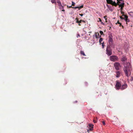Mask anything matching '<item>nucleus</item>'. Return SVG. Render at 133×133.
Returning a JSON list of instances; mask_svg holds the SVG:
<instances>
[{"label":"nucleus","mask_w":133,"mask_h":133,"mask_svg":"<svg viewBox=\"0 0 133 133\" xmlns=\"http://www.w3.org/2000/svg\"><path fill=\"white\" fill-rule=\"evenodd\" d=\"M131 68V65L130 63L129 62H127L126 65L124 64L123 70L125 75L128 77H129L130 75Z\"/></svg>","instance_id":"f257e3e1"},{"label":"nucleus","mask_w":133,"mask_h":133,"mask_svg":"<svg viewBox=\"0 0 133 133\" xmlns=\"http://www.w3.org/2000/svg\"><path fill=\"white\" fill-rule=\"evenodd\" d=\"M117 3L112 0H109V4H110L111 5L116 6L117 5H119V7H121V9L122 10L123 8L124 7V3L123 0H117Z\"/></svg>","instance_id":"f03ea898"},{"label":"nucleus","mask_w":133,"mask_h":133,"mask_svg":"<svg viewBox=\"0 0 133 133\" xmlns=\"http://www.w3.org/2000/svg\"><path fill=\"white\" fill-rule=\"evenodd\" d=\"M113 37L112 35V34H109V44L110 46L109 45V56L111 55L112 53V50L109 49L110 47L114 48V45H113V41L112 39Z\"/></svg>","instance_id":"7ed1b4c3"},{"label":"nucleus","mask_w":133,"mask_h":133,"mask_svg":"<svg viewBox=\"0 0 133 133\" xmlns=\"http://www.w3.org/2000/svg\"><path fill=\"white\" fill-rule=\"evenodd\" d=\"M122 84L121 82L118 81H116V84L115 85V87L116 89L118 90L121 88Z\"/></svg>","instance_id":"20e7f679"},{"label":"nucleus","mask_w":133,"mask_h":133,"mask_svg":"<svg viewBox=\"0 0 133 133\" xmlns=\"http://www.w3.org/2000/svg\"><path fill=\"white\" fill-rule=\"evenodd\" d=\"M114 66L115 69L117 70H119L121 66L118 62H115L114 64Z\"/></svg>","instance_id":"39448f33"},{"label":"nucleus","mask_w":133,"mask_h":133,"mask_svg":"<svg viewBox=\"0 0 133 133\" xmlns=\"http://www.w3.org/2000/svg\"><path fill=\"white\" fill-rule=\"evenodd\" d=\"M109 59L111 61L114 62L117 61L118 58L116 56H112L109 57Z\"/></svg>","instance_id":"423d86ee"},{"label":"nucleus","mask_w":133,"mask_h":133,"mask_svg":"<svg viewBox=\"0 0 133 133\" xmlns=\"http://www.w3.org/2000/svg\"><path fill=\"white\" fill-rule=\"evenodd\" d=\"M75 20H76V22L77 23H78V25L79 26H81V24H80L82 22L84 23H85V21L82 20H81L80 21H78V19L77 18H76L75 19Z\"/></svg>","instance_id":"0eeeda50"},{"label":"nucleus","mask_w":133,"mask_h":133,"mask_svg":"<svg viewBox=\"0 0 133 133\" xmlns=\"http://www.w3.org/2000/svg\"><path fill=\"white\" fill-rule=\"evenodd\" d=\"M127 87L128 86L127 84L126 83H124V84L121 85V88L120 89H121L122 90H123L127 88Z\"/></svg>","instance_id":"6e6552de"},{"label":"nucleus","mask_w":133,"mask_h":133,"mask_svg":"<svg viewBox=\"0 0 133 133\" xmlns=\"http://www.w3.org/2000/svg\"><path fill=\"white\" fill-rule=\"evenodd\" d=\"M83 7V5H82L81 6H76L75 7H73V8H74L75 9H76V8H78L79 10H80Z\"/></svg>","instance_id":"1a4fd4ad"},{"label":"nucleus","mask_w":133,"mask_h":133,"mask_svg":"<svg viewBox=\"0 0 133 133\" xmlns=\"http://www.w3.org/2000/svg\"><path fill=\"white\" fill-rule=\"evenodd\" d=\"M121 60L122 62H125L127 60V58L125 57H123L122 58Z\"/></svg>","instance_id":"9d476101"},{"label":"nucleus","mask_w":133,"mask_h":133,"mask_svg":"<svg viewBox=\"0 0 133 133\" xmlns=\"http://www.w3.org/2000/svg\"><path fill=\"white\" fill-rule=\"evenodd\" d=\"M116 76L117 77H120V73L119 71H117L116 72Z\"/></svg>","instance_id":"9b49d317"},{"label":"nucleus","mask_w":133,"mask_h":133,"mask_svg":"<svg viewBox=\"0 0 133 133\" xmlns=\"http://www.w3.org/2000/svg\"><path fill=\"white\" fill-rule=\"evenodd\" d=\"M59 6V9L60 10H62V11L64 12L65 10L64 9L63 6L62 5L61 6Z\"/></svg>","instance_id":"f8f14e48"},{"label":"nucleus","mask_w":133,"mask_h":133,"mask_svg":"<svg viewBox=\"0 0 133 133\" xmlns=\"http://www.w3.org/2000/svg\"><path fill=\"white\" fill-rule=\"evenodd\" d=\"M124 49L126 52L128 50V48L127 45H125L124 46Z\"/></svg>","instance_id":"ddd939ff"},{"label":"nucleus","mask_w":133,"mask_h":133,"mask_svg":"<svg viewBox=\"0 0 133 133\" xmlns=\"http://www.w3.org/2000/svg\"><path fill=\"white\" fill-rule=\"evenodd\" d=\"M129 15L132 17H133V12L131 11L128 12Z\"/></svg>","instance_id":"4468645a"},{"label":"nucleus","mask_w":133,"mask_h":133,"mask_svg":"<svg viewBox=\"0 0 133 133\" xmlns=\"http://www.w3.org/2000/svg\"><path fill=\"white\" fill-rule=\"evenodd\" d=\"M57 2L58 3L59 6H61L62 5L61 3L59 0H57Z\"/></svg>","instance_id":"2eb2a0df"},{"label":"nucleus","mask_w":133,"mask_h":133,"mask_svg":"<svg viewBox=\"0 0 133 133\" xmlns=\"http://www.w3.org/2000/svg\"><path fill=\"white\" fill-rule=\"evenodd\" d=\"M95 35L96 38H98L99 37H98V36L99 35V33L98 32L96 33Z\"/></svg>","instance_id":"dca6fc26"},{"label":"nucleus","mask_w":133,"mask_h":133,"mask_svg":"<svg viewBox=\"0 0 133 133\" xmlns=\"http://www.w3.org/2000/svg\"><path fill=\"white\" fill-rule=\"evenodd\" d=\"M80 54L81 55H82L84 56H86L84 51H80Z\"/></svg>","instance_id":"f3484780"},{"label":"nucleus","mask_w":133,"mask_h":133,"mask_svg":"<svg viewBox=\"0 0 133 133\" xmlns=\"http://www.w3.org/2000/svg\"><path fill=\"white\" fill-rule=\"evenodd\" d=\"M51 2L52 3H55V4H56V0H51Z\"/></svg>","instance_id":"a211bd4d"},{"label":"nucleus","mask_w":133,"mask_h":133,"mask_svg":"<svg viewBox=\"0 0 133 133\" xmlns=\"http://www.w3.org/2000/svg\"><path fill=\"white\" fill-rule=\"evenodd\" d=\"M106 54L108 55V46H107V48L106 50Z\"/></svg>","instance_id":"6ab92c4d"},{"label":"nucleus","mask_w":133,"mask_h":133,"mask_svg":"<svg viewBox=\"0 0 133 133\" xmlns=\"http://www.w3.org/2000/svg\"><path fill=\"white\" fill-rule=\"evenodd\" d=\"M89 127H91L92 128H93L94 125L92 124H89Z\"/></svg>","instance_id":"aec40b11"},{"label":"nucleus","mask_w":133,"mask_h":133,"mask_svg":"<svg viewBox=\"0 0 133 133\" xmlns=\"http://www.w3.org/2000/svg\"><path fill=\"white\" fill-rule=\"evenodd\" d=\"M125 21L126 22V23L127 24V22H130V20L128 18L127 19H125Z\"/></svg>","instance_id":"412c9836"},{"label":"nucleus","mask_w":133,"mask_h":133,"mask_svg":"<svg viewBox=\"0 0 133 133\" xmlns=\"http://www.w3.org/2000/svg\"><path fill=\"white\" fill-rule=\"evenodd\" d=\"M103 40V38H101L99 41V43H102L101 42Z\"/></svg>","instance_id":"4be33fe9"},{"label":"nucleus","mask_w":133,"mask_h":133,"mask_svg":"<svg viewBox=\"0 0 133 133\" xmlns=\"http://www.w3.org/2000/svg\"><path fill=\"white\" fill-rule=\"evenodd\" d=\"M122 16H124V19H127V18H128V17L127 16H126L125 15H122Z\"/></svg>","instance_id":"5701e85b"},{"label":"nucleus","mask_w":133,"mask_h":133,"mask_svg":"<svg viewBox=\"0 0 133 133\" xmlns=\"http://www.w3.org/2000/svg\"><path fill=\"white\" fill-rule=\"evenodd\" d=\"M116 24H119V26H120L121 25V24L120 23H119V21H118L117 22V23H116Z\"/></svg>","instance_id":"b1692460"},{"label":"nucleus","mask_w":133,"mask_h":133,"mask_svg":"<svg viewBox=\"0 0 133 133\" xmlns=\"http://www.w3.org/2000/svg\"><path fill=\"white\" fill-rule=\"evenodd\" d=\"M104 18L105 19V22H107V16H105L104 17Z\"/></svg>","instance_id":"393cba45"},{"label":"nucleus","mask_w":133,"mask_h":133,"mask_svg":"<svg viewBox=\"0 0 133 133\" xmlns=\"http://www.w3.org/2000/svg\"><path fill=\"white\" fill-rule=\"evenodd\" d=\"M72 6H74L75 4V3L73 2L72 1Z\"/></svg>","instance_id":"a878e982"},{"label":"nucleus","mask_w":133,"mask_h":133,"mask_svg":"<svg viewBox=\"0 0 133 133\" xmlns=\"http://www.w3.org/2000/svg\"><path fill=\"white\" fill-rule=\"evenodd\" d=\"M99 33L101 35L103 34V32L102 31H99Z\"/></svg>","instance_id":"bb28decb"},{"label":"nucleus","mask_w":133,"mask_h":133,"mask_svg":"<svg viewBox=\"0 0 133 133\" xmlns=\"http://www.w3.org/2000/svg\"><path fill=\"white\" fill-rule=\"evenodd\" d=\"M102 122L103 124L104 125H105V121H103Z\"/></svg>","instance_id":"cd10ccee"},{"label":"nucleus","mask_w":133,"mask_h":133,"mask_svg":"<svg viewBox=\"0 0 133 133\" xmlns=\"http://www.w3.org/2000/svg\"><path fill=\"white\" fill-rule=\"evenodd\" d=\"M102 48H104V43L103 42V43H102Z\"/></svg>","instance_id":"c85d7f7f"},{"label":"nucleus","mask_w":133,"mask_h":133,"mask_svg":"<svg viewBox=\"0 0 133 133\" xmlns=\"http://www.w3.org/2000/svg\"><path fill=\"white\" fill-rule=\"evenodd\" d=\"M67 6L68 8H73L74 7H72V6H70L69 7V6L68 5H67Z\"/></svg>","instance_id":"c756f323"},{"label":"nucleus","mask_w":133,"mask_h":133,"mask_svg":"<svg viewBox=\"0 0 133 133\" xmlns=\"http://www.w3.org/2000/svg\"><path fill=\"white\" fill-rule=\"evenodd\" d=\"M130 80L131 81H132L133 80V77L132 76L131 77V78L130 79Z\"/></svg>","instance_id":"7c9ffc66"},{"label":"nucleus","mask_w":133,"mask_h":133,"mask_svg":"<svg viewBox=\"0 0 133 133\" xmlns=\"http://www.w3.org/2000/svg\"><path fill=\"white\" fill-rule=\"evenodd\" d=\"M93 122L94 123H96L97 122L96 119H95V118H94V119L93 120Z\"/></svg>","instance_id":"2f4dec72"},{"label":"nucleus","mask_w":133,"mask_h":133,"mask_svg":"<svg viewBox=\"0 0 133 133\" xmlns=\"http://www.w3.org/2000/svg\"><path fill=\"white\" fill-rule=\"evenodd\" d=\"M79 37H80V35L79 34H78L77 35V37L78 38Z\"/></svg>","instance_id":"473e14b6"},{"label":"nucleus","mask_w":133,"mask_h":133,"mask_svg":"<svg viewBox=\"0 0 133 133\" xmlns=\"http://www.w3.org/2000/svg\"><path fill=\"white\" fill-rule=\"evenodd\" d=\"M98 19H99V22H101L102 21V20L101 19V18H98Z\"/></svg>","instance_id":"72a5a7b5"},{"label":"nucleus","mask_w":133,"mask_h":133,"mask_svg":"<svg viewBox=\"0 0 133 133\" xmlns=\"http://www.w3.org/2000/svg\"><path fill=\"white\" fill-rule=\"evenodd\" d=\"M79 15L81 16H82L83 15V14H79Z\"/></svg>","instance_id":"f704fd0d"},{"label":"nucleus","mask_w":133,"mask_h":133,"mask_svg":"<svg viewBox=\"0 0 133 133\" xmlns=\"http://www.w3.org/2000/svg\"><path fill=\"white\" fill-rule=\"evenodd\" d=\"M106 1H107V4H108V0H106ZM107 6H108V4H107Z\"/></svg>","instance_id":"c9c22d12"},{"label":"nucleus","mask_w":133,"mask_h":133,"mask_svg":"<svg viewBox=\"0 0 133 133\" xmlns=\"http://www.w3.org/2000/svg\"><path fill=\"white\" fill-rule=\"evenodd\" d=\"M120 18L121 19H124V18H122V17H121V16H120Z\"/></svg>","instance_id":"e433bc0d"},{"label":"nucleus","mask_w":133,"mask_h":133,"mask_svg":"<svg viewBox=\"0 0 133 133\" xmlns=\"http://www.w3.org/2000/svg\"><path fill=\"white\" fill-rule=\"evenodd\" d=\"M90 130H92V128H90L89 129Z\"/></svg>","instance_id":"4c0bfd02"},{"label":"nucleus","mask_w":133,"mask_h":133,"mask_svg":"<svg viewBox=\"0 0 133 133\" xmlns=\"http://www.w3.org/2000/svg\"><path fill=\"white\" fill-rule=\"evenodd\" d=\"M110 28H111V27H110Z\"/></svg>","instance_id":"58836bf2"},{"label":"nucleus","mask_w":133,"mask_h":133,"mask_svg":"<svg viewBox=\"0 0 133 133\" xmlns=\"http://www.w3.org/2000/svg\"><path fill=\"white\" fill-rule=\"evenodd\" d=\"M108 7H109V5Z\"/></svg>","instance_id":"ea45409f"},{"label":"nucleus","mask_w":133,"mask_h":133,"mask_svg":"<svg viewBox=\"0 0 133 133\" xmlns=\"http://www.w3.org/2000/svg\"><path fill=\"white\" fill-rule=\"evenodd\" d=\"M122 26L123 27V26Z\"/></svg>","instance_id":"a19ab883"},{"label":"nucleus","mask_w":133,"mask_h":133,"mask_svg":"<svg viewBox=\"0 0 133 133\" xmlns=\"http://www.w3.org/2000/svg\"><path fill=\"white\" fill-rule=\"evenodd\" d=\"M122 14H123V13H122Z\"/></svg>","instance_id":"79ce46f5"}]
</instances>
